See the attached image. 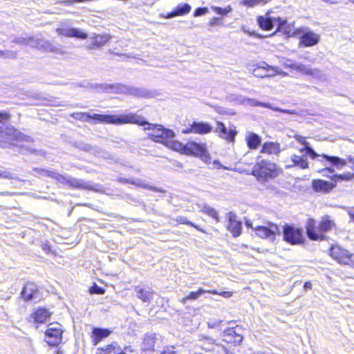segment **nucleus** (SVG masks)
<instances>
[{
  "mask_svg": "<svg viewBox=\"0 0 354 354\" xmlns=\"http://www.w3.org/2000/svg\"><path fill=\"white\" fill-rule=\"evenodd\" d=\"M313 188L315 192L328 193L335 187L336 184L321 179L313 180Z\"/></svg>",
  "mask_w": 354,
  "mask_h": 354,
  "instance_id": "nucleus-26",
  "label": "nucleus"
},
{
  "mask_svg": "<svg viewBox=\"0 0 354 354\" xmlns=\"http://www.w3.org/2000/svg\"><path fill=\"white\" fill-rule=\"evenodd\" d=\"M212 10L216 14L220 15H226L232 11V8L230 6H227V8H221V7L214 6V7H212Z\"/></svg>",
  "mask_w": 354,
  "mask_h": 354,
  "instance_id": "nucleus-46",
  "label": "nucleus"
},
{
  "mask_svg": "<svg viewBox=\"0 0 354 354\" xmlns=\"http://www.w3.org/2000/svg\"><path fill=\"white\" fill-rule=\"evenodd\" d=\"M63 329L58 324H50L45 331V342L50 346H57L62 340Z\"/></svg>",
  "mask_w": 354,
  "mask_h": 354,
  "instance_id": "nucleus-10",
  "label": "nucleus"
},
{
  "mask_svg": "<svg viewBox=\"0 0 354 354\" xmlns=\"http://www.w3.org/2000/svg\"><path fill=\"white\" fill-rule=\"evenodd\" d=\"M319 41V35L313 31H308L302 34L300 37V44L306 47L313 46Z\"/></svg>",
  "mask_w": 354,
  "mask_h": 354,
  "instance_id": "nucleus-24",
  "label": "nucleus"
},
{
  "mask_svg": "<svg viewBox=\"0 0 354 354\" xmlns=\"http://www.w3.org/2000/svg\"><path fill=\"white\" fill-rule=\"evenodd\" d=\"M330 257L338 263L354 267V254L341 248L339 245H332L330 250Z\"/></svg>",
  "mask_w": 354,
  "mask_h": 354,
  "instance_id": "nucleus-9",
  "label": "nucleus"
},
{
  "mask_svg": "<svg viewBox=\"0 0 354 354\" xmlns=\"http://www.w3.org/2000/svg\"><path fill=\"white\" fill-rule=\"evenodd\" d=\"M282 228L285 241L292 245L303 243L304 236L301 229L291 225H285Z\"/></svg>",
  "mask_w": 354,
  "mask_h": 354,
  "instance_id": "nucleus-11",
  "label": "nucleus"
},
{
  "mask_svg": "<svg viewBox=\"0 0 354 354\" xmlns=\"http://www.w3.org/2000/svg\"><path fill=\"white\" fill-rule=\"evenodd\" d=\"M212 131V127L207 122H193L191 124H189V127H187L183 130V133L206 134L210 133Z\"/></svg>",
  "mask_w": 354,
  "mask_h": 354,
  "instance_id": "nucleus-15",
  "label": "nucleus"
},
{
  "mask_svg": "<svg viewBox=\"0 0 354 354\" xmlns=\"http://www.w3.org/2000/svg\"><path fill=\"white\" fill-rule=\"evenodd\" d=\"M134 291L136 296L144 303L149 304L153 298L154 292L151 288L138 286L135 288Z\"/></svg>",
  "mask_w": 354,
  "mask_h": 354,
  "instance_id": "nucleus-23",
  "label": "nucleus"
},
{
  "mask_svg": "<svg viewBox=\"0 0 354 354\" xmlns=\"http://www.w3.org/2000/svg\"><path fill=\"white\" fill-rule=\"evenodd\" d=\"M32 171L35 174H33L37 177H49L53 178L55 170H48L45 169H41L38 167H35L32 169Z\"/></svg>",
  "mask_w": 354,
  "mask_h": 354,
  "instance_id": "nucleus-37",
  "label": "nucleus"
},
{
  "mask_svg": "<svg viewBox=\"0 0 354 354\" xmlns=\"http://www.w3.org/2000/svg\"><path fill=\"white\" fill-rule=\"evenodd\" d=\"M277 30H283L284 32V33H286L287 35H290L292 33L291 27L289 24H288L286 19V24H284V26H282L281 27L277 26Z\"/></svg>",
  "mask_w": 354,
  "mask_h": 354,
  "instance_id": "nucleus-52",
  "label": "nucleus"
},
{
  "mask_svg": "<svg viewBox=\"0 0 354 354\" xmlns=\"http://www.w3.org/2000/svg\"><path fill=\"white\" fill-rule=\"evenodd\" d=\"M15 57H16V53L14 51L0 50V57L15 58Z\"/></svg>",
  "mask_w": 354,
  "mask_h": 354,
  "instance_id": "nucleus-49",
  "label": "nucleus"
},
{
  "mask_svg": "<svg viewBox=\"0 0 354 354\" xmlns=\"http://www.w3.org/2000/svg\"><path fill=\"white\" fill-rule=\"evenodd\" d=\"M354 177V174L351 173H345L343 174H333L330 177V179L335 183L340 182V181H350L352 180Z\"/></svg>",
  "mask_w": 354,
  "mask_h": 354,
  "instance_id": "nucleus-36",
  "label": "nucleus"
},
{
  "mask_svg": "<svg viewBox=\"0 0 354 354\" xmlns=\"http://www.w3.org/2000/svg\"><path fill=\"white\" fill-rule=\"evenodd\" d=\"M259 27L265 30H270L275 26H282L286 24V19L280 17H272L268 14L266 16H260L257 18Z\"/></svg>",
  "mask_w": 354,
  "mask_h": 354,
  "instance_id": "nucleus-13",
  "label": "nucleus"
},
{
  "mask_svg": "<svg viewBox=\"0 0 354 354\" xmlns=\"http://www.w3.org/2000/svg\"><path fill=\"white\" fill-rule=\"evenodd\" d=\"M176 221L181 224H186L188 225H194V223L188 221L185 216H177Z\"/></svg>",
  "mask_w": 354,
  "mask_h": 354,
  "instance_id": "nucleus-53",
  "label": "nucleus"
},
{
  "mask_svg": "<svg viewBox=\"0 0 354 354\" xmlns=\"http://www.w3.org/2000/svg\"><path fill=\"white\" fill-rule=\"evenodd\" d=\"M301 152L306 151L312 159H315L318 157L324 158L327 163L335 167L337 169H342L346 165V160L338 156H328L327 154H318L310 145L306 144V146L300 149Z\"/></svg>",
  "mask_w": 354,
  "mask_h": 354,
  "instance_id": "nucleus-7",
  "label": "nucleus"
},
{
  "mask_svg": "<svg viewBox=\"0 0 354 354\" xmlns=\"http://www.w3.org/2000/svg\"><path fill=\"white\" fill-rule=\"evenodd\" d=\"M111 37L109 35H96L90 37V43L86 46L87 49L92 50L101 48L109 41Z\"/></svg>",
  "mask_w": 354,
  "mask_h": 354,
  "instance_id": "nucleus-22",
  "label": "nucleus"
},
{
  "mask_svg": "<svg viewBox=\"0 0 354 354\" xmlns=\"http://www.w3.org/2000/svg\"><path fill=\"white\" fill-rule=\"evenodd\" d=\"M123 115L132 116L131 119H129V122H125L124 124H136L144 127L145 130L149 131L148 136L154 142L165 145L169 139L175 137V133L172 130L165 129L162 125L151 124L136 113H131L123 114Z\"/></svg>",
  "mask_w": 354,
  "mask_h": 354,
  "instance_id": "nucleus-1",
  "label": "nucleus"
},
{
  "mask_svg": "<svg viewBox=\"0 0 354 354\" xmlns=\"http://www.w3.org/2000/svg\"><path fill=\"white\" fill-rule=\"evenodd\" d=\"M42 41L38 38L33 37L27 38L26 45H28L33 48H38L39 46H42Z\"/></svg>",
  "mask_w": 354,
  "mask_h": 354,
  "instance_id": "nucleus-45",
  "label": "nucleus"
},
{
  "mask_svg": "<svg viewBox=\"0 0 354 354\" xmlns=\"http://www.w3.org/2000/svg\"><path fill=\"white\" fill-rule=\"evenodd\" d=\"M281 151L280 145L278 143L272 142H266L263 144L261 152L268 154H278Z\"/></svg>",
  "mask_w": 354,
  "mask_h": 354,
  "instance_id": "nucleus-30",
  "label": "nucleus"
},
{
  "mask_svg": "<svg viewBox=\"0 0 354 354\" xmlns=\"http://www.w3.org/2000/svg\"><path fill=\"white\" fill-rule=\"evenodd\" d=\"M248 97H240L236 99L237 102H236V104H242V105H247L248 104Z\"/></svg>",
  "mask_w": 354,
  "mask_h": 354,
  "instance_id": "nucleus-59",
  "label": "nucleus"
},
{
  "mask_svg": "<svg viewBox=\"0 0 354 354\" xmlns=\"http://www.w3.org/2000/svg\"><path fill=\"white\" fill-rule=\"evenodd\" d=\"M37 286L35 283L28 282L21 292V298L25 301H30L39 298Z\"/></svg>",
  "mask_w": 354,
  "mask_h": 354,
  "instance_id": "nucleus-18",
  "label": "nucleus"
},
{
  "mask_svg": "<svg viewBox=\"0 0 354 354\" xmlns=\"http://www.w3.org/2000/svg\"><path fill=\"white\" fill-rule=\"evenodd\" d=\"M210 292L213 295H216L218 294L217 291L216 290H212V291H207L203 288H200L198 289L197 291H192V292H190L189 293V295L183 298L182 299V303H183L184 304L186 303V301L187 300H195V299H197L201 295H202L203 294H204L205 292Z\"/></svg>",
  "mask_w": 354,
  "mask_h": 354,
  "instance_id": "nucleus-34",
  "label": "nucleus"
},
{
  "mask_svg": "<svg viewBox=\"0 0 354 354\" xmlns=\"http://www.w3.org/2000/svg\"><path fill=\"white\" fill-rule=\"evenodd\" d=\"M200 340L203 342L200 346L202 350L205 351H212L214 350L215 346V341L212 337L201 335L200 337Z\"/></svg>",
  "mask_w": 354,
  "mask_h": 354,
  "instance_id": "nucleus-33",
  "label": "nucleus"
},
{
  "mask_svg": "<svg viewBox=\"0 0 354 354\" xmlns=\"http://www.w3.org/2000/svg\"><path fill=\"white\" fill-rule=\"evenodd\" d=\"M312 287H313V286H312L311 282L306 281V282L304 283V288L305 290H311Z\"/></svg>",
  "mask_w": 354,
  "mask_h": 354,
  "instance_id": "nucleus-63",
  "label": "nucleus"
},
{
  "mask_svg": "<svg viewBox=\"0 0 354 354\" xmlns=\"http://www.w3.org/2000/svg\"><path fill=\"white\" fill-rule=\"evenodd\" d=\"M119 180H120V182H121L122 183H129V184H132V185L142 186L141 184L137 183L135 180H130L129 178H120Z\"/></svg>",
  "mask_w": 354,
  "mask_h": 354,
  "instance_id": "nucleus-57",
  "label": "nucleus"
},
{
  "mask_svg": "<svg viewBox=\"0 0 354 354\" xmlns=\"http://www.w3.org/2000/svg\"><path fill=\"white\" fill-rule=\"evenodd\" d=\"M239 3L243 6L248 8L254 7L258 5H264L268 0H239Z\"/></svg>",
  "mask_w": 354,
  "mask_h": 354,
  "instance_id": "nucleus-38",
  "label": "nucleus"
},
{
  "mask_svg": "<svg viewBox=\"0 0 354 354\" xmlns=\"http://www.w3.org/2000/svg\"><path fill=\"white\" fill-rule=\"evenodd\" d=\"M50 313L46 308H39L32 314L31 317L35 322L44 323L50 316Z\"/></svg>",
  "mask_w": 354,
  "mask_h": 354,
  "instance_id": "nucleus-28",
  "label": "nucleus"
},
{
  "mask_svg": "<svg viewBox=\"0 0 354 354\" xmlns=\"http://www.w3.org/2000/svg\"><path fill=\"white\" fill-rule=\"evenodd\" d=\"M348 214L352 221H354V208H351L348 211Z\"/></svg>",
  "mask_w": 354,
  "mask_h": 354,
  "instance_id": "nucleus-64",
  "label": "nucleus"
},
{
  "mask_svg": "<svg viewBox=\"0 0 354 354\" xmlns=\"http://www.w3.org/2000/svg\"><path fill=\"white\" fill-rule=\"evenodd\" d=\"M185 154L199 157L205 162H207L209 160L206 145L194 141L188 142L185 144Z\"/></svg>",
  "mask_w": 354,
  "mask_h": 354,
  "instance_id": "nucleus-12",
  "label": "nucleus"
},
{
  "mask_svg": "<svg viewBox=\"0 0 354 354\" xmlns=\"http://www.w3.org/2000/svg\"><path fill=\"white\" fill-rule=\"evenodd\" d=\"M0 178H5L11 180L22 181L15 174L10 173L8 171L0 169Z\"/></svg>",
  "mask_w": 354,
  "mask_h": 354,
  "instance_id": "nucleus-43",
  "label": "nucleus"
},
{
  "mask_svg": "<svg viewBox=\"0 0 354 354\" xmlns=\"http://www.w3.org/2000/svg\"><path fill=\"white\" fill-rule=\"evenodd\" d=\"M240 328H228L223 335V340L227 343L233 344L234 345L239 344L243 340V335L239 333Z\"/></svg>",
  "mask_w": 354,
  "mask_h": 354,
  "instance_id": "nucleus-16",
  "label": "nucleus"
},
{
  "mask_svg": "<svg viewBox=\"0 0 354 354\" xmlns=\"http://www.w3.org/2000/svg\"><path fill=\"white\" fill-rule=\"evenodd\" d=\"M247 101H248L247 105L252 106V107L261 106V107H264V108H267V109L272 108V105L271 104L259 102L255 99L248 98V100Z\"/></svg>",
  "mask_w": 354,
  "mask_h": 354,
  "instance_id": "nucleus-41",
  "label": "nucleus"
},
{
  "mask_svg": "<svg viewBox=\"0 0 354 354\" xmlns=\"http://www.w3.org/2000/svg\"><path fill=\"white\" fill-rule=\"evenodd\" d=\"M252 174L259 182L263 183L276 178L279 172L275 163L258 158L253 167Z\"/></svg>",
  "mask_w": 354,
  "mask_h": 354,
  "instance_id": "nucleus-3",
  "label": "nucleus"
},
{
  "mask_svg": "<svg viewBox=\"0 0 354 354\" xmlns=\"http://www.w3.org/2000/svg\"><path fill=\"white\" fill-rule=\"evenodd\" d=\"M208 12V8L206 7H200L195 10L194 12V17H200L205 15Z\"/></svg>",
  "mask_w": 354,
  "mask_h": 354,
  "instance_id": "nucleus-51",
  "label": "nucleus"
},
{
  "mask_svg": "<svg viewBox=\"0 0 354 354\" xmlns=\"http://www.w3.org/2000/svg\"><path fill=\"white\" fill-rule=\"evenodd\" d=\"M79 147L81 149L88 152L94 153L97 151V147H92L91 145L87 143H81Z\"/></svg>",
  "mask_w": 354,
  "mask_h": 354,
  "instance_id": "nucleus-50",
  "label": "nucleus"
},
{
  "mask_svg": "<svg viewBox=\"0 0 354 354\" xmlns=\"http://www.w3.org/2000/svg\"><path fill=\"white\" fill-rule=\"evenodd\" d=\"M75 120H82L83 122H89L90 120H94L97 122L106 124H124L125 122H129V119H131L132 116L121 115H109V114H98L94 113L91 115L88 113L76 112L71 114Z\"/></svg>",
  "mask_w": 354,
  "mask_h": 354,
  "instance_id": "nucleus-2",
  "label": "nucleus"
},
{
  "mask_svg": "<svg viewBox=\"0 0 354 354\" xmlns=\"http://www.w3.org/2000/svg\"><path fill=\"white\" fill-rule=\"evenodd\" d=\"M269 109H272L275 111H279L281 113H287V114H295L296 112L294 110L290 109H284L279 107H275L272 106V108H269Z\"/></svg>",
  "mask_w": 354,
  "mask_h": 354,
  "instance_id": "nucleus-54",
  "label": "nucleus"
},
{
  "mask_svg": "<svg viewBox=\"0 0 354 354\" xmlns=\"http://www.w3.org/2000/svg\"><path fill=\"white\" fill-rule=\"evenodd\" d=\"M161 354H176V351H174V347H173V346L165 347L163 351L161 352Z\"/></svg>",
  "mask_w": 354,
  "mask_h": 354,
  "instance_id": "nucleus-55",
  "label": "nucleus"
},
{
  "mask_svg": "<svg viewBox=\"0 0 354 354\" xmlns=\"http://www.w3.org/2000/svg\"><path fill=\"white\" fill-rule=\"evenodd\" d=\"M56 32L59 35L68 37H76L82 39H85L88 37L86 33L75 28H58L56 29Z\"/></svg>",
  "mask_w": 354,
  "mask_h": 354,
  "instance_id": "nucleus-19",
  "label": "nucleus"
},
{
  "mask_svg": "<svg viewBox=\"0 0 354 354\" xmlns=\"http://www.w3.org/2000/svg\"><path fill=\"white\" fill-rule=\"evenodd\" d=\"M315 221L313 219H310L308 221V226L306 227V232L308 238L311 240H319L323 239L324 236L322 233H324L332 228L334 223L329 219H323L319 224L317 230L316 231L315 227Z\"/></svg>",
  "mask_w": 354,
  "mask_h": 354,
  "instance_id": "nucleus-6",
  "label": "nucleus"
},
{
  "mask_svg": "<svg viewBox=\"0 0 354 354\" xmlns=\"http://www.w3.org/2000/svg\"><path fill=\"white\" fill-rule=\"evenodd\" d=\"M335 169L332 167H326V168L319 171V173L322 174L323 176L330 178L332 176L330 174H334Z\"/></svg>",
  "mask_w": 354,
  "mask_h": 354,
  "instance_id": "nucleus-48",
  "label": "nucleus"
},
{
  "mask_svg": "<svg viewBox=\"0 0 354 354\" xmlns=\"http://www.w3.org/2000/svg\"><path fill=\"white\" fill-rule=\"evenodd\" d=\"M12 42L19 44H25L27 43V38L25 37H17L12 40Z\"/></svg>",
  "mask_w": 354,
  "mask_h": 354,
  "instance_id": "nucleus-58",
  "label": "nucleus"
},
{
  "mask_svg": "<svg viewBox=\"0 0 354 354\" xmlns=\"http://www.w3.org/2000/svg\"><path fill=\"white\" fill-rule=\"evenodd\" d=\"M201 211L209 215V216L212 217L213 218H214L217 222L219 221V217H218V212L212 207L207 205H205Z\"/></svg>",
  "mask_w": 354,
  "mask_h": 354,
  "instance_id": "nucleus-39",
  "label": "nucleus"
},
{
  "mask_svg": "<svg viewBox=\"0 0 354 354\" xmlns=\"http://www.w3.org/2000/svg\"><path fill=\"white\" fill-rule=\"evenodd\" d=\"M221 22V19L218 17H214L210 21L209 25L211 26H214L216 25H219Z\"/></svg>",
  "mask_w": 354,
  "mask_h": 354,
  "instance_id": "nucleus-60",
  "label": "nucleus"
},
{
  "mask_svg": "<svg viewBox=\"0 0 354 354\" xmlns=\"http://www.w3.org/2000/svg\"><path fill=\"white\" fill-rule=\"evenodd\" d=\"M41 246L45 252H48L50 251V245L48 243H42Z\"/></svg>",
  "mask_w": 354,
  "mask_h": 354,
  "instance_id": "nucleus-62",
  "label": "nucleus"
},
{
  "mask_svg": "<svg viewBox=\"0 0 354 354\" xmlns=\"http://www.w3.org/2000/svg\"><path fill=\"white\" fill-rule=\"evenodd\" d=\"M191 10V6L188 3H180L176 8L168 14V17L171 18L176 16H180L187 14Z\"/></svg>",
  "mask_w": 354,
  "mask_h": 354,
  "instance_id": "nucleus-29",
  "label": "nucleus"
},
{
  "mask_svg": "<svg viewBox=\"0 0 354 354\" xmlns=\"http://www.w3.org/2000/svg\"><path fill=\"white\" fill-rule=\"evenodd\" d=\"M216 131L219 133L222 138L229 140H232L236 136L234 131L228 130L221 122H217Z\"/></svg>",
  "mask_w": 354,
  "mask_h": 354,
  "instance_id": "nucleus-27",
  "label": "nucleus"
},
{
  "mask_svg": "<svg viewBox=\"0 0 354 354\" xmlns=\"http://www.w3.org/2000/svg\"><path fill=\"white\" fill-rule=\"evenodd\" d=\"M292 167H298L301 169H308L309 167L307 158L304 156L292 155L290 158V163L286 165V169Z\"/></svg>",
  "mask_w": 354,
  "mask_h": 354,
  "instance_id": "nucleus-25",
  "label": "nucleus"
},
{
  "mask_svg": "<svg viewBox=\"0 0 354 354\" xmlns=\"http://www.w3.org/2000/svg\"><path fill=\"white\" fill-rule=\"evenodd\" d=\"M253 75L255 77L260 78L267 77V73L265 71V65L263 64L262 66H258L253 70Z\"/></svg>",
  "mask_w": 354,
  "mask_h": 354,
  "instance_id": "nucleus-44",
  "label": "nucleus"
},
{
  "mask_svg": "<svg viewBox=\"0 0 354 354\" xmlns=\"http://www.w3.org/2000/svg\"><path fill=\"white\" fill-rule=\"evenodd\" d=\"M292 69L295 70L297 72L301 73L305 75L313 76L315 78H319L322 75V73L318 69H312L308 66L304 65L301 63H297L295 62H291Z\"/></svg>",
  "mask_w": 354,
  "mask_h": 354,
  "instance_id": "nucleus-20",
  "label": "nucleus"
},
{
  "mask_svg": "<svg viewBox=\"0 0 354 354\" xmlns=\"http://www.w3.org/2000/svg\"><path fill=\"white\" fill-rule=\"evenodd\" d=\"M165 145L174 151L185 153V145H183L178 141L174 140V138L169 139Z\"/></svg>",
  "mask_w": 354,
  "mask_h": 354,
  "instance_id": "nucleus-35",
  "label": "nucleus"
},
{
  "mask_svg": "<svg viewBox=\"0 0 354 354\" xmlns=\"http://www.w3.org/2000/svg\"><path fill=\"white\" fill-rule=\"evenodd\" d=\"M236 216L230 212L227 214L228 223L227 228L234 237H238L241 234L242 223L236 219Z\"/></svg>",
  "mask_w": 354,
  "mask_h": 354,
  "instance_id": "nucleus-17",
  "label": "nucleus"
},
{
  "mask_svg": "<svg viewBox=\"0 0 354 354\" xmlns=\"http://www.w3.org/2000/svg\"><path fill=\"white\" fill-rule=\"evenodd\" d=\"M53 179L57 183L68 185L71 187L81 189H93V185L89 182L84 181L80 178H75L68 175H62L55 171L53 176Z\"/></svg>",
  "mask_w": 354,
  "mask_h": 354,
  "instance_id": "nucleus-8",
  "label": "nucleus"
},
{
  "mask_svg": "<svg viewBox=\"0 0 354 354\" xmlns=\"http://www.w3.org/2000/svg\"><path fill=\"white\" fill-rule=\"evenodd\" d=\"M105 354H117L120 346L117 342H113L111 344L102 347Z\"/></svg>",
  "mask_w": 354,
  "mask_h": 354,
  "instance_id": "nucleus-40",
  "label": "nucleus"
},
{
  "mask_svg": "<svg viewBox=\"0 0 354 354\" xmlns=\"http://www.w3.org/2000/svg\"><path fill=\"white\" fill-rule=\"evenodd\" d=\"M100 88L101 90L113 93H120V94H126L133 95L136 97H145L147 95V91L137 88L127 86L124 84H122L120 83L117 84H103L100 85Z\"/></svg>",
  "mask_w": 354,
  "mask_h": 354,
  "instance_id": "nucleus-5",
  "label": "nucleus"
},
{
  "mask_svg": "<svg viewBox=\"0 0 354 354\" xmlns=\"http://www.w3.org/2000/svg\"><path fill=\"white\" fill-rule=\"evenodd\" d=\"M263 64L265 65V71H266L267 77H273L276 74L281 73V71L278 67L269 66L265 62H263Z\"/></svg>",
  "mask_w": 354,
  "mask_h": 354,
  "instance_id": "nucleus-42",
  "label": "nucleus"
},
{
  "mask_svg": "<svg viewBox=\"0 0 354 354\" xmlns=\"http://www.w3.org/2000/svg\"><path fill=\"white\" fill-rule=\"evenodd\" d=\"M112 333L109 328L95 327L91 332V342L93 346L97 345L104 339L108 337Z\"/></svg>",
  "mask_w": 354,
  "mask_h": 354,
  "instance_id": "nucleus-21",
  "label": "nucleus"
},
{
  "mask_svg": "<svg viewBox=\"0 0 354 354\" xmlns=\"http://www.w3.org/2000/svg\"><path fill=\"white\" fill-rule=\"evenodd\" d=\"M221 323V320L209 321L207 323L208 327L214 328L218 327Z\"/></svg>",
  "mask_w": 354,
  "mask_h": 354,
  "instance_id": "nucleus-56",
  "label": "nucleus"
},
{
  "mask_svg": "<svg viewBox=\"0 0 354 354\" xmlns=\"http://www.w3.org/2000/svg\"><path fill=\"white\" fill-rule=\"evenodd\" d=\"M248 147L250 149H256L261 144L260 136L254 133H250L246 138Z\"/></svg>",
  "mask_w": 354,
  "mask_h": 354,
  "instance_id": "nucleus-32",
  "label": "nucleus"
},
{
  "mask_svg": "<svg viewBox=\"0 0 354 354\" xmlns=\"http://www.w3.org/2000/svg\"><path fill=\"white\" fill-rule=\"evenodd\" d=\"M156 344V335L149 334L145 336L142 344V349L145 351H153Z\"/></svg>",
  "mask_w": 354,
  "mask_h": 354,
  "instance_id": "nucleus-31",
  "label": "nucleus"
},
{
  "mask_svg": "<svg viewBox=\"0 0 354 354\" xmlns=\"http://www.w3.org/2000/svg\"><path fill=\"white\" fill-rule=\"evenodd\" d=\"M256 234L263 239L274 240L275 234L281 233L280 227L276 224H272L270 227L266 226L257 225L254 227Z\"/></svg>",
  "mask_w": 354,
  "mask_h": 354,
  "instance_id": "nucleus-14",
  "label": "nucleus"
},
{
  "mask_svg": "<svg viewBox=\"0 0 354 354\" xmlns=\"http://www.w3.org/2000/svg\"><path fill=\"white\" fill-rule=\"evenodd\" d=\"M9 118L8 113L0 112V143L15 145L14 142L25 140L26 136L5 124L4 121L8 120Z\"/></svg>",
  "mask_w": 354,
  "mask_h": 354,
  "instance_id": "nucleus-4",
  "label": "nucleus"
},
{
  "mask_svg": "<svg viewBox=\"0 0 354 354\" xmlns=\"http://www.w3.org/2000/svg\"><path fill=\"white\" fill-rule=\"evenodd\" d=\"M90 292L91 294L103 295L105 292V290L103 288L99 287L96 283H94L90 288Z\"/></svg>",
  "mask_w": 354,
  "mask_h": 354,
  "instance_id": "nucleus-47",
  "label": "nucleus"
},
{
  "mask_svg": "<svg viewBox=\"0 0 354 354\" xmlns=\"http://www.w3.org/2000/svg\"><path fill=\"white\" fill-rule=\"evenodd\" d=\"M295 139L297 142H300L301 144L304 145V147L306 146V144H308L305 138L301 136H296Z\"/></svg>",
  "mask_w": 354,
  "mask_h": 354,
  "instance_id": "nucleus-61",
  "label": "nucleus"
}]
</instances>
